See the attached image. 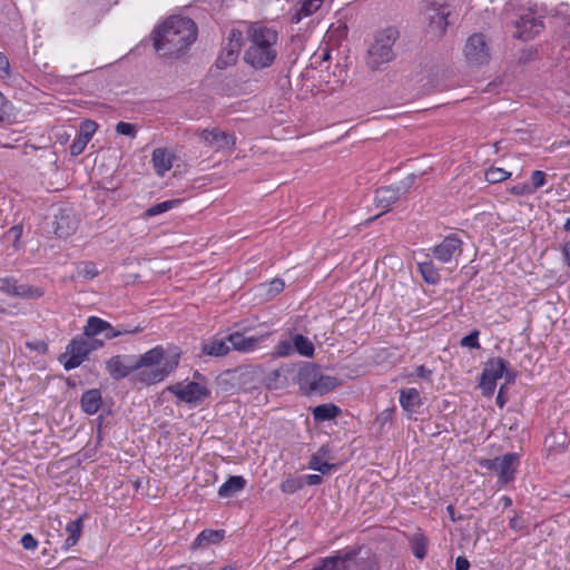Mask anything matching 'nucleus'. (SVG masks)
<instances>
[{
    "mask_svg": "<svg viewBox=\"0 0 570 570\" xmlns=\"http://www.w3.org/2000/svg\"><path fill=\"white\" fill-rule=\"evenodd\" d=\"M20 543L26 550H36L38 547V540L31 533H24Z\"/></svg>",
    "mask_w": 570,
    "mask_h": 570,
    "instance_id": "8fccbe9b",
    "label": "nucleus"
},
{
    "mask_svg": "<svg viewBox=\"0 0 570 570\" xmlns=\"http://www.w3.org/2000/svg\"><path fill=\"white\" fill-rule=\"evenodd\" d=\"M101 406V393L94 389L85 392L81 396V407L85 413L96 414Z\"/></svg>",
    "mask_w": 570,
    "mask_h": 570,
    "instance_id": "393cba45",
    "label": "nucleus"
},
{
    "mask_svg": "<svg viewBox=\"0 0 570 570\" xmlns=\"http://www.w3.org/2000/svg\"><path fill=\"white\" fill-rule=\"evenodd\" d=\"M400 195L399 187L385 186L376 189L374 198L376 207L383 212L389 210L397 202Z\"/></svg>",
    "mask_w": 570,
    "mask_h": 570,
    "instance_id": "6ab92c4d",
    "label": "nucleus"
},
{
    "mask_svg": "<svg viewBox=\"0 0 570 570\" xmlns=\"http://www.w3.org/2000/svg\"><path fill=\"white\" fill-rule=\"evenodd\" d=\"M13 110L11 101L0 91V124L11 122L14 118Z\"/></svg>",
    "mask_w": 570,
    "mask_h": 570,
    "instance_id": "72a5a7b5",
    "label": "nucleus"
},
{
    "mask_svg": "<svg viewBox=\"0 0 570 570\" xmlns=\"http://www.w3.org/2000/svg\"><path fill=\"white\" fill-rule=\"evenodd\" d=\"M220 570H236L233 566H225Z\"/></svg>",
    "mask_w": 570,
    "mask_h": 570,
    "instance_id": "774afa93",
    "label": "nucleus"
},
{
    "mask_svg": "<svg viewBox=\"0 0 570 570\" xmlns=\"http://www.w3.org/2000/svg\"><path fill=\"white\" fill-rule=\"evenodd\" d=\"M267 337V335L261 336H245L239 332H235L228 335V341L232 350L240 353H250L258 348L259 344Z\"/></svg>",
    "mask_w": 570,
    "mask_h": 570,
    "instance_id": "dca6fc26",
    "label": "nucleus"
},
{
    "mask_svg": "<svg viewBox=\"0 0 570 570\" xmlns=\"http://www.w3.org/2000/svg\"><path fill=\"white\" fill-rule=\"evenodd\" d=\"M278 32L263 22H250L246 29L244 61L256 70L271 67L279 53Z\"/></svg>",
    "mask_w": 570,
    "mask_h": 570,
    "instance_id": "f257e3e1",
    "label": "nucleus"
},
{
    "mask_svg": "<svg viewBox=\"0 0 570 570\" xmlns=\"http://www.w3.org/2000/svg\"><path fill=\"white\" fill-rule=\"evenodd\" d=\"M462 242L455 235L446 236L439 245L434 246L433 254L442 263H449L461 253Z\"/></svg>",
    "mask_w": 570,
    "mask_h": 570,
    "instance_id": "2eb2a0df",
    "label": "nucleus"
},
{
    "mask_svg": "<svg viewBox=\"0 0 570 570\" xmlns=\"http://www.w3.org/2000/svg\"><path fill=\"white\" fill-rule=\"evenodd\" d=\"M98 274L99 272L97 269V266L91 262L83 263L78 271V275L83 277L85 279H92L96 276H98Z\"/></svg>",
    "mask_w": 570,
    "mask_h": 570,
    "instance_id": "79ce46f5",
    "label": "nucleus"
},
{
    "mask_svg": "<svg viewBox=\"0 0 570 570\" xmlns=\"http://www.w3.org/2000/svg\"><path fill=\"white\" fill-rule=\"evenodd\" d=\"M309 469L326 474L331 471L332 465L323 461L318 455H313L309 461Z\"/></svg>",
    "mask_w": 570,
    "mask_h": 570,
    "instance_id": "37998d69",
    "label": "nucleus"
},
{
    "mask_svg": "<svg viewBox=\"0 0 570 570\" xmlns=\"http://www.w3.org/2000/svg\"><path fill=\"white\" fill-rule=\"evenodd\" d=\"M199 137L206 147L215 151L230 149L235 145V137L219 128L204 129Z\"/></svg>",
    "mask_w": 570,
    "mask_h": 570,
    "instance_id": "ddd939ff",
    "label": "nucleus"
},
{
    "mask_svg": "<svg viewBox=\"0 0 570 570\" xmlns=\"http://www.w3.org/2000/svg\"><path fill=\"white\" fill-rule=\"evenodd\" d=\"M274 354L278 357H286L294 354L293 341L284 340L275 346Z\"/></svg>",
    "mask_w": 570,
    "mask_h": 570,
    "instance_id": "58836bf2",
    "label": "nucleus"
},
{
    "mask_svg": "<svg viewBox=\"0 0 570 570\" xmlns=\"http://www.w3.org/2000/svg\"><path fill=\"white\" fill-rule=\"evenodd\" d=\"M66 218L68 219L69 217L66 216ZM65 219L63 216H61L60 220L57 222V227H56V234L59 236V237H67L68 235H70L71 233H73L76 230V222L73 219H71L70 222H68L67 224V228H65L61 224V222Z\"/></svg>",
    "mask_w": 570,
    "mask_h": 570,
    "instance_id": "c03bdc74",
    "label": "nucleus"
},
{
    "mask_svg": "<svg viewBox=\"0 0 570 570\" xmlns=\"http://www.w3.org/2000/svg\"><path fill=\"white\" fill-rule=\"evenodd\" d=\"M301 382L311 392L326 393L337 385V379L321 375L315 367H307L301 372Z\"/></svg>",
    "mask_w": 570,
    "mask_h": 570,
    "instance_id": "9b49d317",
    "label": "nucleus"
},
{
    "mask_svg": "<svg viewBox=\"0 0 570 570\" xmlns=\"http://www.w3.org/2000/svg\"><path fill=\"white\" fill-rule=\"evenodd\" d=\"M332 58V51L328 46L320 47L311 58V65L320 69H328L327 62Z\"/></svg>",
    "mask_w": 570,
    "mask_h": 570,
    "instance_id": "2f4dec72",
    "label": "nucleus"
},
{
    "mask_svg": "<svg viewBox=\"0 0 570 570\" xmlns=\"http://www.w3.org/2000/svg\"><path fill=\"white\" fill-rule=\"evenodd\" d=\"M284 282L282 279H273L268 285V293L272 295H277L284 289Z\"/></svg>",
    "mask_w": 570,
    "mask_h": 570,
    "instance_id": "603ef678",
    "label": "nucleus"
},
{
    "mask_svg": "<svg viewBox=\"0 0 570 570\" xmlns=\"http://www.w3.org/2000/svg\"><path fill=\"white\" fill-rule=\"evenodd\" d=\"M10 232L13 233L16 235V237H19L21 235L22 227L21 226H13L10 229Z\"/></svg>",
    "mask_w": 570,
    "mask_h": 570,
    "instance_id": "0e129e2a",
    "label": "nucleus"
},
{
    "mask_svg": "<svg viewBox=\"0 0 570 570\" xmlns=\"http://www.w3.org/2000/svg\"><path fill=\"white\" fill-rule=\"evenodd\" d=\"M510 529L518 532H525L527 533V522L523 519L521 514H515L513 518L510 519L509 522Z\"/></svg>",
    "mask_w": 570,
    "mask_h": 570,
    "instance_id": "a18cd8bd",
    "label": "nucleus"
},
{
    "mask_svg": "<svg viewBox=\"0 0 570 570\" xmlns=\"http://www.w3.org/2000/svg\"><path fill=\"white\" fill-rule=\"evenodd\" d=\"M0 289L11 296H18L28 299H37L43 295L40 287L29 284H18L16 281L4 279Z\"/></svg>",
    "mask_w": 570,
    "mask_h": 570,
    "instance_id": "4468645a",
    "label": "nucleus"
},
{
    "mask_svg": "<svg viewBox=\"0 0 570 570\" xmlns=\"http://www.w3.org/2000/svg\"><path fill=\"white\" fill-rule=\"evenodd\" d=\"M463 56L468 65L478 67L487 65L491 59V51L482 33L470 36L463 48Z\"/></svg>",
    "mask_w": 570,
    "mask_h": 570,
    "instance_id": "423d86ee",
    "label": "nucleus"
},
{
    "mask_svg": "<svg viewBox=\"0 0 570 570\" xmlns=\"http://www.w3.org/2000/svg\"><path fill=\"white\" fill-rule=\"evenodd\" d=\"M461 345L470 348H478L479 344V333L476 331L470 333L461 340Z\"/></svg>",
    "mask_w": 570,
    "mask_h": 570,
    "instance_id": "49530a36",
    "label": "nucleus"
},
{
    "mask_svg": "<svg viewBox=\"0 0 570 570\" xmlns=\"http://www.w3.org/2000/svg\"><path fill=\"white\" fill-rule=\"evenodd\" d=\"M304 485V481L298 476H288L281 483V490L284 493L292 494L301 490Z\"/></svg>",
    "mask_w": 570,
    "mask_h": 570,
    "instance_id": "c9c22d12",
    "label": "nucleus"
},
{
    "mask_svg": "<svg viewBox=\"0 0 570 570\" xmlns=\"http://www.w3.org/2000/svg\"><path fill=\"white\" fill-rule=\"evenodd\" d=\"M140 331H141V328L139 326H136L134 328H120V330H117V337L125 335V334H136V333H139Z\"/></svg>",
    "mask_w": 570,
    "mask_h": 570,
    "instance_id": "13d9d810",
    "label": "nucleus"
},
{
    "mask_svg": "<svg viewBox=\"0 0 570 570\" xmlns=\"http://www.w3.org/2000/svg\"><path fill=\"white\" fill-rule=\"evenodd\" d=\"M501 502L503 504L504 508H508L512 504V500L509 498V497H502L501 498Z\"/></svg>",
    "mask_w": 570,
    "mask_h": 570,
    "instance_id": "e2e57ef3",
    "label": "nucleus"
},
{
    "mask_svg": "<svg viewBox=\"0 0 570 570\" xmlns=\"http://www.w3.org/2000/svg\"><path fill=\"white\" fill-rule=\"evenodd\" d=\"M531 180L534 189L541 188L546 184V173L534 170L531 175Z\"/></svg>",
    "mask_w": 570,
    "mask_h": 570,
    "instance_id": "3c124183",
    "label": "nucleus"
},
{
    "mask_svg": "<svg viewBox=\"0 0 570 570\" xmlns=\"http://www.w3.org/2000/svg\"><path fill=\"white\" fill-rule=\"evenodd\" d=\"M392 415H393V410H385L377 416V420L381 421L382 423H385V422L392 420Z\"/></svg>",
    "mask_w": 570,
    "mask_h": 570,
    "instance_id": "bf43d9fd",
    "label": "nucleus"
},
{
    "mask_svg": "<svg viewBox=\"0 0 570 570\" xmlns=\"http://www.w3.org/2000/svg\"><path fill=\"white\" fill-rule=\"evenodd\" d=\"M399 32L394 28H387L377 32L367 49L366 66L373 70H383L394 58V43Z\"/></svg>",
    "mask_w": 570,
    "mask_h": 570,
    "instance_id": "20e7f679",
    "label": "nucleus"
},
{
    "mask_svg": "<svg viewBox=\"0 0 570 570\" xmlns=\"http://www.w3.org/2000/svg\"><path fill=\"white\" fill-rule=\"evenodd\" d=\"M246 480L242 475L229 476L218 489V495L224 499L233 498L243 491Z\"/></svg>",
    "mask_w": 570,
    "mask_h": 570,
    "instance_id": "412c9836",
    "label": "nucleus"
},
{
    "mask_svg": "<svg viewBox=\"0 0 570 570\" xmlns=\"http://www.w3.org/2000/svg\"><path fill=\"white\" fill-rule=\"evenodd\" d=\"M180 570H213L209 563H193L189 567H181Z\"/></svg>",
    "mask_w": 570,
    "mask_h": 570,
    "instance_id": "6e6d98bb",
    "label": "nucleus"
},
{
    "mask_svg": "<svg viewBox=\"0 0 570 570\" xmlns=\"http://www.w3.org/2000/svg\"><path fill=\"white\" fill-rule=\"evenodd\" d=\"M563 228L564 230H570V217L564 222Z\"/></svg>",
    "mask_w": 570,
    "mask_h": 570,
    "instance_id": "338daca9",
    "label": "nucleus"
},
{
    "mask_svg": "<svg viewBox=\"0 0 570 570\" xmlns=\"http://www.w3.org/2000/svg\"><path fill=\"white\" fill-rule=\"evenodd\" d=\"M97 128L98 126L95 121L86 120L80 126L79 136L89 142L95 132L97 131Z\"/></svg>",
    "mask_w": 570,
    "mask_h": 570,
    "instance_id": "ea45409f",
    "label": "nucleus"
},
{
    "mask_svg": "<svg viewBox=\"0 0 570 570\" xmlns=\"http://www.w3.org/2000/svg\"><path fill=\"white\" fill-rule=\"evenodd\" d=\"M115 130L118 135L135 138L137 135V126L135 124L120 121L116 125Z\"/></svg>",
    "mask_w": 570,
    "mask_h": 570,
    "instance_id": "a19ab883",
    "label": "nucleus"
},
{
    "mask_svg": "<svg viewBox=\"0 0 570 570\" xmlns=\"http://www.w3.org/2000/svg\"><path fill=\"white\" fill-rule=\"evenodd\" d=\"M197 38L195 22L186 17H170L154 31V47L163 56L178 57Z\"/></svg>",
    "mask_w": 570,
    "mask_h": 570,
    "instance_id": "f03ea898",
    "label": "nucleus"
},
{
    "mask_svg": "<svg viewBox=\"0 0 570 570\" xmlns=\"http://www.w3.org/2000/svg\"><path fill=\"white\" fill-rule=\"evenodd\" d=\"M179 360L180 352L177 348L165 350L157 345L134 363L135 379L147 385L159 383L178 366Z\"/></svg>",
    "mask_w": 570,
    "mask_h": 570,
    "instance_id": "7ed1b4c3",
    "label": "nucleus"
},
{
    "mask_svg": "<svg viewBox=\"0 0 570 570\" xmlns=\"http://www.w3.org/2000/svg\"><path fill=\"white\" fill-rule=\"evenodd\" d=\"M446 510H448V512L450 513L451 519H452V520H454V517H453L454 508H453L452 505H449V507L446 508Z\"/></svg>",
    "mask_w": 570,
    "mask_h": 570,
    "instance_id": "69168bd1",
    "label": "nucleus"
},
{
    "mask_svg": "<svg viewBox=\"0 0 570 570\" xmlns=\"http://www.w3.org/2000/svg\"><path fill=\"white\" fill-rule=\"evenodd\" d=\"M90 343L83 337L73 338L66 347V352L61 355L60 361L67 371L73 370L81 365L91 351Z\"/></svg>",
    "mask_w": 570,
    "mask_h": 570,
    "instance_id": "9d476101",
    "label": "nucleus"
},
{
    "mask_svg": "<svg viewBox=\"0 0 570 570\" xmlns=\"http://www.w3.org/2000/svg\"><path fill=\"white\" fill-rule=\"evenodd\" d=\"M415 374L421 379H429L432 374V371L426 368L424 365H419L415 367Z\"/></svg>",
    "mask_w": 570,
    "mask_h": 570,
    "instance_id": "5fc2aeb1",
    "label": "nucleus"
},
{
    "mask_svg": "<svg viewBox=\"0 0 570 570\" xmlns=\"http://www.w3.org/2000/svg\"><path fill=\"white\" fill-rule=\"evenodd\" d=\"M107 370L115 380L126 377L131 372H135L134 363L130 365L125 364L121 356L111 357L107 362Z\"/></svg>",
    "mask_w": 570,
    "mask_h": 570,
    "instance_id": "b1692460",
    "label": "nucleus"
},
{
    "mask_svg": "<svg viewBox=\"0 0 570 570\" xmlns=\"http://www.w3.org/2000/svg\"><path fill=\"white\" fill-rule=\"evenodd\" d=\"M509 363L501 357L489 360L482 371L480 387L483 395L491 396L494 393L497 381L505 375L507 381L514 380V374L508 370Z\"/></svg>",
    "mask_w": 570,
    "mask_h": 570,
    "instance_id": "39448f33",
    "label": "nucleus"
},
{
    "mask_svg": "<svg viewBox=\"0 0 570 570\" xmlns=\"http://www.w3.org/2000/svg\"><path fill=\"white\" fill-rule=\"evenodd\" d=\"M105 336L107 340L117 337V330L110 325V328L105 331Z\"/></svg>",
    "mask_w": 570,
    "mask_h": 570,
    "instance_id": "680f3d73",
    "label": "nucleus"
},
{
    "mask_svg": "<svg viewBox=\"0 0 570 570\" xmlns=\"http://www.w3.org/2000/svg\"><path fill=\"white\" fill-rule=\"evenodd\" d=\"M305 482L308 485H317L322 482V476L318 474H308L305 476Z\"/></svg>",
    "mask_w": 570,
    "mask_h": 570,
    "instance_id": "4d7b16f0",
    "label": "nucleus"
},
{
    "mask_svg": "<svg viewBox=\"0 0 570 570\" xmlns=\"http://www.w3.org/2000/svg\"><path fill=\"white\" fill-rule=\"evenodd\" d=\"M167 390L174 394L179 402L190 405H198L210 395L209 389L205 384L197 382H179L169 385Z\"/></svg>",
    "mask_w": 570,
    "mask_h": 570,
    "instance_id": "0eeeda50",
    "label": "nucleus"
},
{
    "mask_svg": "<svg viewBox=\"0 0 570 570\" xmlns=\"http://www.w3.org/2000/svg\"><path fill=\"white\" fill-rule=\"evenodd\" d=\"M413 554L423 559L426 554V539L422 534H415L411 540Z\"/></svg>",
    "mask_w": 570,
    "mask_h": 570,
    "instance_id": "4c0bfd02",
    "label": "nucleus"
},
{
    "mask_svg": "<svg viewBox=\"0 0 570 570\" xmlns=\"http://www.w3.org/2000/svg\"><path fill=\"white\" fill-rule=\"evenodd\" d=\"M515 28L518 30L515 37L527 41L541 32L543 23L540 17H537L532 9H529L520 14L519 19L515 21Z\"/></svg>",
    "mask_w": 570,
    "mask_h": 570,
    "instance_id": "f8f14e48",
    "label": "nucleus"
},
{
    "mask_svg": "<svg viewBox=\"0 0 570 570\" xmlns=\"http://www.w3.org/2000/svg\"><path fill=\"white\" fill-rule=\"evenodd\" d=\"M563 256L567 265L570 267V240L563 246Z\"/></svg>",
    "mask_w": 570,
    "mask_h": 570,
    "instance_id": "052dcab7",
    "label": "nucleus"
},
{
    "mask_svg": "<svg viewBox=\"0 0 570 570\" xmlns=\"http://www.w3.org/2000/svg\"><path fill=\"white\" fill-rule=\"evenodd\" d=\"M200 356H225L230 351L232 347L229 345L228 335L224 338L220 337H210L202 342L200 345Z\"/></svg>",
    "mask_w": 570,
    "mask_h": 570,
    "instance_id": "f3484780",
    "label": "nucleus"
},
{
    "mask_svg": "<svg viewBox=\"0 0 570 570\" xmlns=\"http://www.w3.org/2000/svg\"><path fill=\"white\" fill-rule=\"evenodd\" d=\"M470 562L464 557H458L455 560V570H469Z\"/></svg>",
    "mask_w": 570,
    "mask_h": 570,
    "instance_id": "864d4df0",
    "label": "nucleus"
},
{
    "mask_svg": "<svg viewBox=\"0 0 570 570\" xmlns=\"http://www.w3.org/2000/svg\"><path fill=\"white\" fill-rule=\"evenodd\" d=\"M10 77V63L7 56L0 52V79L6 80Z\"/></svg>",
    "mask_w": 570,
    "mask_h": 570,
    "instance_id": "09e8293b",
    "label": "nucleus"
},
{
    "mask_svg": "<svg viewBox=\"0 0 570 570\" xmlns=\"http://www.w3.org/2000/svg\"><path fill=\"white\" fill-rule=\"evenodd\" d=\"M450 9L448 4L430 3L425 10L428 20L426 32L433 38L442 37L448 28Z\"/></svg>",
    "mask_w": 570,
    "mask_h": 570,
    "instance_id": "1a4fd4ad",
    "label": "nucleus"
},
{
    "mask_svg": "<svg viewBox=\"0 0 570 570\" xmlns=\"http://www.w3.org/2000/svg\"><path fill=\"white\" fill-rule=\"evenodd\" d=\"M340 409L334 404H321L313 409V417L315 421H328L337 416Z\"/></svg>",
    "mask_w": 570,
    "mask_h": 570,
    "instance_id": "7c9ffc66",
    "label": "nucleus"
},
{
    "mask_svg": "<svg viewBox=\"0 0 570 570\" xmlns=\"http://www.w3.org/2000/svg\"><path fill=\"white\" fill-rule=\"evenodd\" d=\"M324 0H301V7L292 16L291 21L298 23L303 18H306L317 11Z\"/></svg>",
    "mask_w": 570,
    "mask_h": 570,
    "instance_id": "bb28decb",
    "label": "nucleus"
},
{
    "mask_svg": "<svg viewBox=\"0 0 570 570\" xmlns=\"http://www.w3.org/2000/svg\"><path fill=\"white\" fill-rule=\"evenodd\" d=\"M400 404L409 413H414L422 405L420 393L416 389H402L400 391Z\"/></svg>",
    "mask_w": 570,
    "mask_h": 570,
    "instance_id": "4be33fe9",
    "label": "nucleus"
},
{
    "mask_svg": "<svg viewBox=\"0 0 570 570\" xmlns=\"http://www.w3.org/2000/svg\"><path fill=\"white\" fill-rule=\"evenodd\" d=\"M83 528V517H79L76 520L70 521L66 525V532L68 537L62 546L65 550H69L71 547L76 546L81 537Z\"/></svg>",
    "mask_w": 570,
    "mask_h": 570,
    "instance_id": "5701e85b",
    "label": "nucleus"
},
{
    "mask_svg": "<svg viewBox=\"0 0 570 570\" xmlns=\"http://www.w3.org/2000/svg\"><path fill=\"white\" fill-rule=\"evenodd\" d=\"M237 53H238V45L233 43L230 41L228 43V46L222 50V52L217 59L218 68H226L228 66L234 65L237 60Z\"/></svg>",
    "mask_w": 570,
    "mask_h": 570,
    "instance_id": "c756f323",
    "label": "nucleus"
},
{
    "mask_svg": "<svg viewBox=\"0 0 570 570\" xmlns=\"http://www.w3.org/2000/svg\"><path fill=\"white\" fill-rule=\"evenodd\" d=\"M179 204H180V199L165 200V202H161V203L156 204V205L151 206L150 208H148L146 212V215L148 217H154V216L160 215L163 213H166V212L175 208Z\"/></svg>",
    "mask_w": 570,
    "mask_h": 570,
    "instance_id": "f704fd0d",
    "label": "nucleus"
},
{
    "mask_svg": "<svg viewBox=\"0 0 570 570\" xmlns=\"http://www.w3.org/2000/svg\"><path fill=\"white\" fill-rule=\"evenodd\" d=\"M151 163L156 174L163 177L173 167V156L165 148H156L153 151Z\"/></svg>",
    "mask_w": 570,
    "mask_h": 570,
    "instance_id": "aec40b11",
    "label": "nucleus"
},
{
    "mask_svg": "<svg viewBox=\"0 0 570 570\" xmlns=\"http://www.w3.org/2000/svg\"><path fill=\"white\" fill-rule=\"evenodd\" d=\"M109 328L110 323H108L107 321H104L97 316H90L87 320V324L83 327V335H86L87 337H94Z\"/></svg>",
    "mask_w": 570,
    "mask_h": 570,
    "instance_id": "cd10ccee",
    "label": "nucleus"
},
{
    "mask_svg": "<svg viewBox=\"0 0 570 570\" xmlns=\"http://www.w3.org/2000/svg\"><path fill=\"white\" fill-rule=\"evenodd\" d=\"M88 145V141L85 140L82 137L78 136L71 144L70 146V153L72 156H78L80 155L86 146Z\"/></svg>",
    "mask_w": 570,
    "mask_h": 570,
    "instance_id": "de8ad7c7",
    "label": "nucleus"
},
{
    "mask_svg": "<svg viewBox=\"0 0 570 570\" xmlns=\"http://www.w3.org/2000/svg\"><path fill=\"white\" fill-rule=\"evenodd\" d=\"M511 173L499 167H491L485 171V180L490 184L501 183L508 179Z\"/></svg>",
    "mask_w": 570,
    "mask_h": 570,
    "instance_id": "e433bc0d",
    "label": "nucleus"
},
{
    "mask_svg": "<svg viewBox=\"0 0 570 570\" xmlns=\"http://www.w3.org/2000/svg\"><path fill=\"white\" fill-rule=\"evenodd\" d=\"M355 557L356 552L353 550L337 551L334 556L322 560L323 570H350V563Z\"/></svg>",
    "mask_w": 570,
    "mask_h": 570,
    "instance_id": "a211bd4d",
    "label": "nucleus"
},
{
    "mask_svg": "<svg viewBox=\"0 0 570 570\" xmlns=\"http://www.w3.org/2000/svg\"><path fill=\"white\" fill-rule=\"evenodd\" d=\"M483 466L494 470L498 473L500 484L505 485L515 478L519 455L517 453H507L492 460H485Z\"/></svg>",
    "mask_w": 570,
    "mask_h": 570,
    "instance_id": "6e6552de",
    "label": "nucleus"
},
{
    "mask_svg": "<svg viewBox=\"0 0 570 570\" xmlns=\"http://www.w3.org/2000/svg\"><path fill=\"white\" fill-rule=\"evenodd\" d=\"M417 269L426 283L436 284L439 282L440 275L432 262L419 263Z\"/></svg>",
    "mask_w": 570,
    "mask_h": 570,
    "instance_id": "473e14b6",
    "label": "nucleus"
},
{
    "mask_svg": "<svg viewBox=\"0 0 570 570\" xmlns=\"http://www.w3.org/2000/svg\"><path fill=\"white\" fill-rule=\"evenodd\" d=\"M225 537L224 530H203L194 541L195 548L206 547L209 544H216L220 542Z\"/></svg>",
    "mask_w": 570,
    "mask_h": 570,
    "instance_id": "a878e982",
    "label": "nucleus"
},
{
    "mask_svg": "<svg viewBox=\"0 0 570 570\" xmlns=\"http://www.w3.org/2000/svg\"><path fill=\"white\" fill-rule=\"evenodd\" d=\"M293 347L294 352H297L304 357H312L314 355V344L308 337L302 334H296L293 336Z\"/></svg>",
    "mask_w": 570,
    "mask_h": 570,
    "instance_id": "c85d7f7f",
    "label": "nucleus"
}]
</instances>
